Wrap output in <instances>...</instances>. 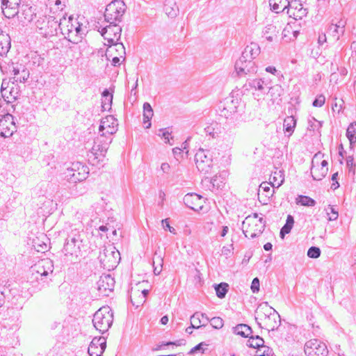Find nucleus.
I'll use <instances>...</instances> for the list:
<instances>
[{
    "instance_id": "nucleus-1",
    "label": "nucleus",
    "mask_w": 356,
    "mask_h": 356,
    "mask_svg": "<svg viewBox=\"0 0 356 356\" xmlns=\"http://www.w3.org/2000/svg\"><path fill=\"white\" fill-rule=\"evenodd\" d=\"M84 234L83 230L72 229L68 233L63 249L65 259L71 263H76L82 257L83 251L85 250L86 245L83 242Z\"/></svg>"
},
{
    "instance_id": "nucleus-2",
    "label": "nucleus",
    "mask_w": 356,
    "mask_h": 356,
    "mask_svg": "<svg viewBox=\"0 0 356 356\" xmlns=\"http://www.w3.org/2000/svg\"><path fill=\"white\" fill-rule=\"evenodd\" d=\"M255 320L261 328L274 331L281 324L280 316L277 312L270 307L267 302L260 304L255 311Z\"/></svg>"
},
{
    "instance_id": "nucleus-3",
    "label": "nucleus",
    "mask_w": 356,
    "mask_h": 356,
    "mask_svg": "<svg viewBox=\"0 0 356 356\" xmlns=\"http://www.w3.org/2000/svg\"><path fill=\"white\" fill-rule=\"evenodd\" d=\"M113 314L108 306L99 308L94 314L92 323L99 332L104 334L108 330L113 324Z\"/></svg>"
},
{
    "instance_id": "nucleus-4",
    "label": "nucleus",
    "mask_w": 356,
    "mask_h": 356,
    "mask_svg": "<svg viewBox=\"0 0 356 356\" xmlns=\"http://www.w3.org/2000/svg\"><path fill=\"white\" fill-rule=\"evenodd\" d=\"M98 259L104 268L111 270L118 265L120 254L113 245H108L100 251Z\"/></svg>"
},
{
    "instance_id": "nucleus-5",
    "label": "nucleus",
    "mask_w": 356,
    "mask_h": 356,
    "mask_svg": "<svg viewBox=\"0 0 356 356\" xmlns=\"http://www.w3.org/2000/svg\"><path fill=\"white\" fill-rule=\"evenodd\" d=\"M38 33L44 38H51L57 35L59 29V21L54 16H44L35 22Z\"/></svg>"
},
{
    "instance_id": "nucleus-6",
    "label": "nucleus",
    "mask_w": 356,
    "mask_h": 356,
    "mask_svg": "<svg viewBox=\"0 0 356 356\" xmlns=\"http://www.w3.org/2000/svg\"><path fill=\"white\" fill-rule=\"evenodd\" d=\"M105 22H98L95 25L96 29L104 37V40H107L109 44H114L120 39L122 28L120 26L114 23H108V25H104Z\"/></svg>"
},
{
    "instance_id": "nucleus-7",
    "label": "nucleus",
    "mask_w": 356,
    "mask_h": 356,
    "mask_svg": "<svg viewBox=\"0 0 356 356\" xmlns=\"http://www.w3.org/2000/svg\"><path fill=\"white\" fill-rule=\"evenodd\" d=\"M254 218V217H246L243 222V232L246 237L251 238L259 236L266 226V221L263 218Z\"/></svg>"
},
{
    "instance_id": "nucleus-8",
    "label": "nucleus",
    "mask_w": 356,
    "mask_h": 356,
    "mask_svg": "<svg viewBox=\"0 0 356 356\" xmlns=\"http://www.w3.org/2000/svg\"><path fill=\"white\" fill-rule=\"evenodd\" d=\"M125 10L126 5L122 1H113L106 6L104 13V22L106 23L120 22Z\"/></svg>"
},
{
    "instance_id": "nucleus-9",
    "label": "nucleus",
    "mask_w": 356,
    "mask_h": 356,
    "mask_svg": "<svg viewBox=\"0 0 356 356\" xmlns=\"http://www.w3.org/2000/svg\"><path fill=\"white\" fill-rule=\"evenodd\" d=\"M89 173L88 168L81 162L72 163L64 172L65 179L71 183L82 181L87 178Z\"/></svg>"
},
{
    "instance_id": "nucleus-10",
    "label": "nucleus",
    "mask_w": 356,
    "mask_h": 356,
    "mask_svg": "<svg viewBox=\"0 0 356 356\" xmlns=\"http://www.w3.org/2000/svg\"><path fill=\"white\" fill-rule=\"evenodd\" d=\"M213 151L200 148L195 155L196 167L199 171L208 173L213 166Z\"/></svg>"
},
{
    "instance_id": "nucleus-11",
    "label": "nucleus",
    "mask_w": 356,
    "mask_h": 356,
    "mask_svg": "<svg viewBox=\"0 0 356 356\" xmlns=\"http://www.w3.org/2000/svg\"><path fill=\"white\" fill-rule=\"evenodd\" d=\"M53 270V262L49 259H42L31 268L32 277L37 280H40L44 282H45L44 280L49 275H51Z\"/></svg>"
},
{
    "instance_id": "nucleus-12",
    "label": "nucleus",
    "mask_w": 356,
    "mask_h": 356,
    "mask_svg": "<svg viewBox=\"0 0 356 356\" xmlns=\"http://www.w3.org/2000/svg\"><path fill=\"white\" fill-rule=\"evenodd\" d=\"M304 350L307 356H327L328 354L325 343L316 339L307 341Z\"/></svg>"
},
{
    "instance_id": "nucleus-13",
    "label": "nucleus",
    "mask_w": 356,
    "mask_h": 356,
    "mask_svg": "<svg viewBox=\"0 0 356 356\" xmlns=\"http://www.w3.org/2000/svg\"><path fill=\"white\" fill-rule=\"evenodd\" d=\"M321 154H316L312 159V166L311 168V174L314 180L320 181L323 179L328 172V163L325 160L321 161Z\"/></svg>"
},
{
    "instance_id": "nucleus-14",
    "label": "nucleus",
    "mask_w": 356,
    "mask_h": 356,
    "mask_svg": "<svg viewBox=\"0 0 356 356\" xmlns=\"http://www.w3.org/2000/svg\"><path fill=\"white\" fill-rule=\"evenodd\" d=\"M17 131V127L14 121V117L11 114H3L0 118V136L8 138Z\"/></svg>"
},
{
    "instance_id": "nucleus-15",
    "label": "nucleus",
    "mask_w": 356,
    "mask_h": 356,
    "mask_svg": "<svg viewBox=\"0 0 356 356\" xmlns=\"http://www.w3.org/2000/svg\"><path fill=\"white\" fill-rule=\"evenodd\" d=\"M111 142L112 138L107 137L105 134H102L95 140L91 154L95 156V158H97V156H104Z\"/></svg>"
},
{
    "instance_id": "nucleus-16",
    "label": "nucleus",
    "mask_w": 356,
    "mask_h": 356,
    "mask_svg": "<svg viewBox=\"0 0 356 356\" xmlns=\"http://www.w3.org/2000/svg\"><path fill=\"white\" fill-rule=\"evenodd\" d=\"M234 67L239 76L257 72V67L255 66L254 62L252 60L243 58L241 56L236 61Z\"/></svg>"
},
{
    "instance_id": "nucleus-17",
    "label": "nucleus",
    "mask_w": 356,
    "mask_h": 356,
    "mask_svg": "<svg viewBox=\"0 0 356 356\" xmlns=\"http://www.w3.org/2000/svg\"><path fill=\"white\" fill-rule=\"evenodd\" d=\"M286 10V13L289 17L296 20L302 19L307 14V8L303 6V4L300 0L289 1Z\"/></svg>"
},
{
    "instance_id": "nucleus-18",
    "label": "nucleus",
    "mask_w": 356,
    "mask_h": 356,
    "mask_svg": "<svg viewBox=\"0 0 356 356\" xmlns=\"http://www.w3.org/2000/svg\"><path fill=\"white\" fill-rule=\"evenodd\" d=\"M115 282L114 278L111 275H102L97 282L99 296H108L109 293L113 291L114 289Z\"/></svg>"
},
{
    "instance_id": "nucleus-19",
    "label": "nucleus",
    "mask_w": 356,
    "mask_h": 356,
    "mask_svg": "<svg viewBox=\"0 0 356 356\" xmlns=\"http://www.w3.org/2000/svg\"><path fill=\"white\" fill-rule=\"evenodd\" d=\"M8 70L14 74L13 81L16 83H25L29 78V70L22 64L12 63Z\"/></svg>"
},
{
    "instance_id": "nucleus-20",
    "label": "nucleus",
    "mask_w": 356,
    "mask_h": 356,
    "mask_svg": "<svg viewBox=\"0 0 356 356\" xmlns=\"http://www.w3.org/2000/svg\"><path fill=\"white\" fill-rule=\"evenodd\" d=\"M76 19L72 17H69L68 19H66L65 17L63 16V18L59 19V30L69 41H70L72 38H74L72 34L74 33V28L76 26Z\"/></svg>"
},
{
    "instance_id": "nucleus-21",
    "label": "nucleus",
    "mask_w": 356,
    "mask_h": 356,
    "mask_svg": "<svg viewBox=\"0 0 356 356\" xmlns=\"http://www.w3.org/2000/svg\"><path fill=\"white\" fill-rule=\"evenodd\" d=\"M238 106L239 102L238 99H234L233 97L227 98L219 106V109H220L221 112L220 115L226 118H229L238 112Z\"/></svg>"
},
{
    "instance_id": "nucleus-22",
    "label": "nucleus",
    "mask_w": 356,
    "mask_h": 356,
    "mask_svg": "<svg viewBox=\"0 0 356 356\" xmlns=\"http://www.w3.org/2000/svg\"><path fill=\"white\" fill-rule=\"evenodd\" d=\"M21 0H2L1 8L3 15L8 19L13 18L19 13Z\"/></svg>"
},
{
    "instance_id": "nucleus-23",
    "label": "nucleus",
    "mask_w": 356,
    "mask_h": 356,
    "mask_svg": "<svg viewBox=\"0 0 356 356\" xmlns=\"http://www.w3.org/2000/svg\"><path fill=\"white\" fill-rule=\"evenodd\" d=\"M106 347V341L104 337H95L90 342L88 353L89 356H101Z\"/></svg>"
},
{
    "instance_id": "nucleus-24",
    "label": "nucleus",
    "mask_w": 356,
    "mask_h": 356,
    "mask_svg": "<svg viewBox=\"0 0 356 356\" xmlns=\"http://www.w3.org/2000/svg\"><path fill=\"white\" fill-rule=\"evenodd\" d=\"M184 204L194 211L202 209L203 207L204 200L201 195L196 193H188L184 198Z\"/></svg>"
},
{
    "instance_id": "nucleus-25",
    "label": "nucleus",
    "mask_w": 356,
    "mask_h": 356,
    "mask_svg": "<svg viewBox=\"0 0 356 356\" xmlns=\"http://www.w3.org/2000/svg\"><path fill=\"white\" fill-rule=\"evenodd\" d=\"M15 83V81L12 82V86L9 90L7 88L6 90H1V96L7 104L15 101L20 95L19 87Z\"/></svg>"
},
{
    "instance_id": "nucleus-26",
    "label": "nucleus",
    "mask_w": 356,
    "mask_h": 356,
    "mask_svg": "<svg viewBox=\"0 0 356 356\" xmlns=\"http://www.w3.org/2000/svg\"><path fill=\"white\" fill-rule=\"evenodd\" d=\"M115 122L113 117L109 116L106 118L104 120L101 121V124L99 127V132L105 134L107 137L111 138V136L116 131V129L114 127Z\"/></svg>"
},
{
    "instance_id": "nucleus-27",
    "label": "nucleus",
    "mask_w": 356,
    "mask_h": 356,
    "mask_svg": "<svg viewBox=\"0 0 356 356\" xmlns=\"http://www.w3.org/2000/svg\"><path fill=\"white\" fill-rule=\"evenodd\" d=\"M279 35V29L274 24H268L262 31V38L269 42H272L277 40Z\"/></svg>"
},
{
    "instance_id": "nucleus-28",
    "label": "nucleus",
    "mask_w": 356,
    "mask_h": 356,
    "mask_svg": "<svg viewBox=\"0 0 356 356\" xmlns=\"http://www.w3.org/2000/svg\"><path fill=\"white\" fill-rule=\"evenodd\" d=\"M260 53V47L256 43L248 45L241 54L243 58L253 60Z\"/></svg>"
},
{
    "instance_id": "nucleus-29",
    "label": "nucleus",
    "mask_w": 356,
    "mask_h": 356,
    "mask_svg": "<svg viewBox=\"0 0 356 356\" xmlns=\"http://www.w3.org/2000/svg\"><path fill=\"white\" fill-rule=\"evenodd\" d=\"M10 38L0 29V56L6 55L10 49Z\"/></svg>"
},
{
    "instance_id": "nucleus-30",
    "label": "nucleus",
    "mask_w": 356,
    "mask_h": 356,
    "mask_svg": "<svg viewBox=\"0 0 356 356\" xmlns=\"http://www.w3.org/2000/svg\"><path fill=\"white\" fill-rule=\"evenodd\" d=\"M233 332L244 338H250L252 333V328L247 324H238L232 328Z\"/></svg>"
},
{
    "instance_id": "nucleus-31",
    "label": "nucleus",
    "mask_w": 356,
    "mask_h": 356,
    "mask_svg": "<svg viewBox=\"0 0 356 356\" xmlns=\"http://www.w3.org/2000/svg\"><path fill=\"white\" fill-rule=\"evenodd\" d=\"M164 10L169 17L173 18L178 14L179 8L174 0H165Z\"/></svg>"
},
{
    "instance_id": "nucleus-32",
    "label": "nucleus",
    "mask_w": 356,
    "mask_h": 356,
    "mask_svg": "<svg viewBox=\"0 0 356 356\" xmlns=\"http://www.w3.org/2000/svg\"><path fill=\"white\" fill-rule=\"evenodd\" d=\"M249 86L262 94L267 93L270 88L269 85L265 83L263 79H254L249 83Z\"/></svg>"
},
{
    "instance_id": "nucleus-33",
    "label": "nucleus",
    "mask_w": 356,
    "mask_h": 356,
    "mask_svg": "<svg viewBox=\"0 0 356 356\" xmlns=\"http://www.w3.org/2000/svg\"><path fill=\"white\" fill-rule=\"evenodd\" d=\"M289 0H269V5L272 10L276 13L284 12L287 6H289Z\"/></svg>"
},
{
    "instance_id": "nucleus-34",
    "label": "nucleus",
    "mask_w": 356,
    "mask_h": 356,
    "mask_svg": "<svg viewBox=\"0 0 356 356\" xmlns=\"http://www.w3.org/2000/svg\"><path fill=\"white\" fill-rule=\"evenodd\" d=\"M154 115L153 109L151 105L148 102L143 104V123L147 124L145 126L146 129H149L151 127L150 120Z\"/></svg>"
},
{
    "instance_id": "nucleus-35",
    "label": "nucleus",
    "mask_w": 356,
    "mask_h": 356,
    "mask_svg": "<svg viewBox=\"0 0 356 356\" xmlns=\"http://www.w3.org/2000/svg\"><path fill=\"white\" fill-rule=\"evenodd\" d=\"M344 32V24L343 22H339V24H332L328 29V33L339 40L340 35Z\"/></svg>"
},
{
    "instance_id": "nucleus-36",
    "label": "nucleus",
    "mask_w": 356,
    "mask_h": 356,
    "mask_svg": "<svg viewBox=\"0 0 356 356\" xmlns=\"http://www.w3.org/2000/svg\"><path fill=\"white\" fill-rule=\"evenodd\" d=\"M346 136L350 142V147L356 143V122H351L346 130Z\"/></svg>"
},
{
    "instance_id": "nucleus-37",
    "label": "nucleus",
    "mask_w": 356,
    "mask_h": 356,
    "mask_svg": "<svg viewBox=\"0 0 356 356\" xmlns=\"http://www.w3.org/2000/svg\"><path fill=\"white\" fill-rule=\"evenodd\" d=\"M264 345V340L259 335H251L248 341L247 346L253 348H260Z\"/></svg>"
},
{
    "instance_id": "nucleus-38",
    "label": "nucleus",
    "mask_w": 356,
    "mask_h": 356,
    "mask_svg": "<svg viewBox=\"0 0 356 356\" xmlns=\"http://www.w3.org/2000/svg\"><path fill=\"white\" fill-rule=\"evenodd\" d=\"M294 224V218L291 215H288L285 225L280 230V236L283 238L285 234H289Z\"/></svg>"
},
{
    "instance_id": "nucleus-39",
    "label": "nucleus",
    "mask_w": 356,
    "mask_h": 356,
    "mask_svg": "<svg viewBox=\"0 0 356 356\" xmlns=\"http://www.w3.org/2000/svg\"><path fill=\"white\" fill-rule=\"evenodd\" d=\"M226 175L227 172L223 171L218 175H216L212 177L211 183L212 184L213 186L216 187L217 188H221L225 183Z\"/></svg>"
},
{
    "instance_id": "nucleus-40",
    "label": "nucleus",
    "mask_w": 356,
    "mask_h": 356,
    "mask_svg": "<svg viewBox=\"0 0 356 356\" xmlns=\"http://www.w3.org/2000/svg\"><path fill=\"white\" fill-rule=\"evenodd\" d=\"M296 125V120L293 116H288L284 120V127L285 131L289 133L291 135Z\"/></svg>"
},
{
    "instance_id": "nucleus-41",
    "label": "nucleus",
    "mask_w": 356,
    "mask_h": 356,
    "mask_svg": "<svg viewBox=\"0 0 356 356\" xmlns=\"http://www.w3.org/2000/svg\"><path fill=\"white\" fill-rule=\"evenodd\" d=\"M296 203L302 206L314 207L316 204V201L308 196L298 195L296 198Z\"/></svg>"
},
{
    "instance_id": "nucleus-42",
    "label": "nucleus",
    "mask_w": 356,
    "mask_h": 356,
    "mask_svg": "<svg viewBox=\"0 0 356 356\" xmlns=\"http://www.w3.org/2000/svg\"><path fill=\"white\" fill-rule=\"evenodd\" d=\"M191 327H194V329H200L202 327H205L206 324L203 323L200 325L202 323V320L200 319V312H195L191 316Z\"/></svg>"
},
{
    "instance_id": "nucleus-43",
    "label": "nucleus",
    "mask_w": 356,
    "mask_h": 356,
    "mask_svg": "<svg viewBox=\"0 0 356 356\" xmlns=\"http://www.w3.org/2000/svg\"><path fill=\"white\" fill-rule=\"evenodd\" d=\"M229 285L227 283L222 282L219 284H217L215 286V290L216 293V296L219 298H223L225 297L227 291H228Z\"/></svg>"
},
{
    "instance_id": "nucleus-44",
    "label": "nucleus",
    "mask_w": 356,
    "mask_h": 356,
    "mask_svg": "<svg viewBox=\"0 0 356 356\" xmlns=\"http://www.w3.org/2000/svg\"><path fill=\"white\" fill-rule=\"evenodd\" d=\"M74 33L72 34L74 38H72L70 42L72 43H78L81 39L82 38V35L83 34L81 29V25L79 22H76V26L74 28Z\"/></svg>"
},
{
    "instance_id": "nucleus-45",
    "label": "nucleus",
    "mask_w": 356,
    "mask_h": 356,
    "mask_svg": "<svg viewBox=\"0 0 356 356\" xmlns=\"http://www.w3.org/2000/svg\"><path fill=\"white\" fill-rule=\"evenodd\" d=\"M270 179H272L274 183H277V188H278L284 181L283 172L282 170L275 171L271 175Z\"/></svg>"
},
{
    "instance_id": "nucleus-46",
    "label": "nucleus",
    "mask_w": 356,
    "mask_h": 356,
    "mask_svg": "<svg viewBox=\"0 0 356 356\" xmlns=\"http://www.w3.org/2000/svg\"><path fill=\"white\" fill-rule=\"evenodd\" d=\"M149 294V291L147 289H144L141 291V293L139 294L138 300L136 301H134L132 298L131 299V301L132 302V305L134 306H136V307H138L140 305H143L146 301V298L147 295Z\"/></svg>"
},
{
    "instance_id": "nucleus-47",
    "label": "nucleus",
    "mask_w": 356,
    "mask_h": 356,
    "mask_svg": "<svg viewBox=\"0 0 356 356\" xmlns=\"http://www.w3.org/2000/svg\"><path fill=\"white\" fill-rule=\"evenodd\" d=\"M210 323L213 328L219 330L223 327L224 321L222 318L216 316L211 318Z\"/></svg>"
},
{
    "instance_id": "nucleus-48",
    "label": "nucleus",
    "mask_w": 356,
    "mask_h": 356,
    "mask_svg": "<svg viewBox=\"0 0 356 356\" xmlns=\"http://www.w3.org/2000/svg\"><path fill=\"white\" fill-rule=\"evenodd\" d=\"M343 101L341 99L334 97L332 103V109L333 112L339 113L343 108Z\"/></svg>"
},
{
    "instance_id": "nucleus-49",
    "label": "nucleus",
    "mask_w": 356,
    "mask_h": 356,
    "mask_svg": "<svg viewBox=\"0 0 356 356\" xmlns=\"http://www.w3.org/2000/svg\"><path fill=\"white\" fill-rule=\"evenodd\" d=\"M327 215L328 216V220L332 221L335 220L338 218L339 214L338 211L330 205L328 206V208L326 209Z\"/></svg>"
},
{
    "instance_id": "nucleus-50",
    "label": "nucleus",
    "mask_w": 356,
    "mask_h": 356,
    "mask_svg": "<svg viewBox=\"0 0 356 356\" xmlns=\"http://www.w3.org/2000/svg\"><path fill=\"white\" fill-rule=\"evenodd\" d=\"M307 256L309 258L317 259L321 256V250L318 247L312 246L307 251Z\"/></svg>"
},
{
    "instance_id": "nucleus-51",
    "label": "nucleus",
    "mask_w": 356,
    "mask_h": 356,
    "mask_svg": "<svg viewBox=\"0 0 356 356\" xmlns=\"http://www.w3.org/2000/svg\"><path fill=\"white\" fill-rule=\"evenodd\" d=\"M346 165L350 173L355 174V164L353 156H348L346 158Z\"/></svg>"
},
{
    "instance_id": "nucleus-52",
    "label": "nucleus",
    "mask_w": 356,
    "mask_h": 356,
    "mask_svg": "<svg viewBox=\"0 0 356 356\" xmlns=\"http://www.w3.org/2000/svg\"><path fill=\"white\" fill-rule=\"evenodd\" d=\"M325 102V97L323 95H318L314 100L312 105L315 107H321Z\"/></svg>"
},
{
    "instance_id": "nucleus-53",
    "label": "nucleus",
    "mask_w": 356,
    "mask_h": 356,
    "mask_svg": "<svg viewBox=\"0 0 356 356\" xmlns=\"http://www.w3.org/2000/svg\"><path fill=\"white\" fill-rule=\"evenodd\" d=\"M102 97L105 98V101H108V102H103L104 105L110 106L113 99V95L110 93V92L105 89L102 92Z\"/></svg>"
},
{
    "instance_id": "nucleus-54",
    "label": "nucleus",
    "mask_w": 356,
    "mask_h": 356,
    "mask_svg": "<svg viewBox=\"0 0 356 356\" xmlns=\"http://www.w3.org/2000/svg\"><path fill=\"white\" fill-rule=\"evenodd\" d=\"M259 351L261 352L259 356H271L273 355V350L264 345L259 348Z\"/></svg>"
},
{
    "instance_id": "nucleus-55",
    "label": "nucleus",
    "mask_w": 356,
    "mask_h": 356,
    "mask_svg": "<svg viewBox=\"0 0 356 356\" xmlns=\"http://www.w3.org/2000/svg\"><path fill=\"white\" fill-rule=\"evenodd\" d=\"M155 259H157L159 261V267L154 266V273L156 275H159L162 270V266H163V259L160 257H158L156 258H154L153 264H155Z\"/></svg>"
},
{
    "instance_id": "nucleus-56",
    "label": "nucleus",
    "mask_w": 356,
    "mask_h": 356,
    "mask_svg": "<svg viewBox=\"0 0 356 356\" xmlns=\"http://www.w3.org/2000/svg\"><path fill=\"white\" fill-rule=\"evenodd\" d=\"M251 290L253 293H257L259 291V280L258 277L253 279L251 284Z\"/></svg>"
},
{
    "instance_id": "nucleus-57",
    "label": "nucleus",
    "mask_w": 356,
    "mask_h": 356,
    "mask_svg": "<svg viewBox=\"0 0 356 356\" xmlns=\"http://www.w3.org/2000/svg\"><path fill=\"white\" fill-rule=\"evenodd\" d=\"M113 44L116 47V51L121 52V54H119V55L120 57H122L123 55L125 54V48H124L123 44L121 42H118H118H115Z\"/></svg>"
},
{
    "instance_id": "nucleus-58",
    "label": "nucleus",
    "mask_w": 356,
    "mask_h": 356,
    "mask_svg": "<svg viewBox=\"0 0 356 356\" xmlns=\"http://www.w3.org/2000/svg\"><path fill=\"white\" fill-rule=\"evenodd\" d=\"M204 131L207 135H209L212 136L213 138H215L217 135V132L215 131V128L212 126H207L204 128Z\"/></svg>"
},
{
    "instance_id": "nucleus-59",
    "label": "nucleus",
    "mask_w": 356,
    "mask_h": 356,
    "mask_svg": "<svg viewBox=\"0 0 356 356\" xmlns=\"http://www.w3.org/2000/svg\"><path fill=\"white\" fill-rule=\"evenodd\" d=\"M173 154L177 159V160H179V158L184 157V150L179 147H175L172 149Z\"/></svg>"
},
{
    "instance_id": "nucleus-60",
    "label": "nucleus",
    "mask_w": 356,
    "mask_h": 356,
    "mask_svg": "<svg viewBox=\"0 0 356 356\" xmlns=\"http://www.w3.org/2000/svg\"><path fill=\"white\" fill-rule=\"evenodd\" d=\"M159 131L162 132V138L165 140V143H170V133L166 130V129H160Z\"/></svg>"
},
{
    "instance_id": "nucleus-61",
    "label": "nucleus",
    "mask_w": 356,
    "mask_h": 356,
    "mask_svg": "<svg viewBox=\"0 0 356 356\" xmlns=\"http://www.w3.org/2000/svg\"><path fill=\"white\" fill-rule=\"evenodd\" d=\"M206 345L204 342H201L193 347L190 351L189 354H193L198 350H202V353L204 352V350L202 348V346Z\"/></svg>"
},
{
    "instance_id": "nucleus-62",
    "label": "nucleus",
    "mask_w": 356,
    "mask_h": 356,
    "mask_svg": "<svg viewBox=\"0 0 356 356\" xmlns=\"http://www.w3.org/2000/svg\"><path fill=\"white\" fill-rule=\"evenodd\" d=\"M162 225L164 227V229H168V230L171 232V233H175V229L174 227H171L169 224V221L168 219H164L162 220Z\"/></svg>"
},
{
    "instance_id": "nucleus-63",
    "label": "nucleus",
    "mask_w": 356,
    "mask_h": 356,
    "mask_svg": "<svg viewBox=\"0 0 356 356\" xmlns=\"http://www.w3.org/2000/svg\"><path fill=\"white\" fill-rule=\"evenodd\" d=\"M170 170V165L168 163H163L161 165V170L163 173H169Z\"/></svg>"
},
{
    "instance_id": "nucleus-64",
    "label": "nucleus",
    "mask_w": 356,
    "mask_h": 356,
    "mask_svg": "<svg viewBox=\"0 0 356 356\" xmlns=\"http://www.w3.org/2000/svg\"><path fill=\"white\" fill-rule=\"evenodd\" d=\"M327 40L326 35L325 33H322L318 35V43L320 45H323Z\"/></svg>"
}]
</instances>
